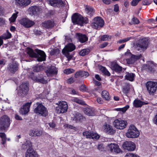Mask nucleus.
Masks as SVG:
<instances>
[{
	"label": "nucleus",
	"instance_id": "nucleus-51",
	"mask_svg": "<svg viewBox=\"0 0 157 157\" xmlns=\"http://www.w3.org/2000/svg\"><path fill=\"white\" fill-rule=\"evenodd\" d=\"M130 89V88L129 86H125L124 87L122 92L124 93L127 94L129 92Z\"/></svg>",
	"mask_w": 157,
	"mask_h": 157
},
{
	"label": "nucleus",
	"instance_id": "nucleus-62",
	"mask_svg": "<svg viewBox=\"0 0 157 157\" xmlns=\"http://www.w3.org/2000/svg\"><path fill=\"white\" fill-rule=\"evenodd\" d=\"M98 149L100 151H102L104 150V147L102 144H99L98 147Z\"/></svg>",
	"mask_w": 157,
	"mask_h": 157
},
{
	"label": "nucleus",
	"instance_id": "nucleus-24",
	"mask_svg": "<svg viewBox=\"0 0 157 157\" xmlns=\"http://www.w3.org/2000/svg\"><path fill=\"white\" fill-rule=\"evenodd\" d=\"M29 10L31 14L33 15H38L39 13L40 8L38 6H33L29 7Z\"/></svg>",
	"mask_w": 157,
	"mask_h": 157
},
{
	"label": "nucleus",
	"instance_id": "nucleus-15",
	"mask_svg": "<svg viewBox=\"0 0 157 157\" xmlns=\"http://www.w3.org/2000/svg\"><path fill=\"white\" fill-rule=\"evenodd\" d=\"M35 51L36 53L37 60L39 62L44 61L46 60V56L44 52L41 50L38 49H35Z\"/></svg>",
	"mask_w": 157,
	"mask_h": 157
},
{
	"label": "nucleus",
	"instance_id": "nucleus-56",
	"mask_svg": "<svg viewBox=\"0 0 157 157\" xmlns=\"http://www.w3.org/2000/svg\"><path fill=\"white\" fill-rule=\"evenodd\" d=\"M133 56L132 58H134V59L135 60V61H136L137 60L139 59H140L142 57V56L141 54H140V55H132Z\"/></svg>",
	"mask_w": 157,
	"mask_h": 157
},
{
	"label": "nucleus",
	"instance_id": "nucleus-16",
	"mask_svg": "<svg viewBox=\"0 0 157 157\" xmlns=\"http://www.w3.org/2000/svg\"><path fill=\"white\" fill-rule=\"evenodd\" d=\"M19 68V64L16 62L9 63L7 66V69L10 73L14 74Z\"/></svg>",
	"mask_w": 157,
	"mask_h": 157
},
{
	"label": "nucleus",
	"instance_id": "nucleus-34",
	"mask_svg": "<svg viewBox=\"0 0 157 157\" xmlns=\"http://www.w3.org/2000/svg\"><path fill=\"white\" fill-rule=\"evenodd\" d=\"M31 2L30 0H17V3L21 6H25L29 5Z\"/></svg>",
	"mask_w": 157,
	"mask_h": 157
},
{
	"label": "nucleus",
	"instance_id": "nucleus-30",
	"mask_svg": "<svg viewBox=\"0 0 157 157\" xmlns=\"http://www.w3.org/2000/svg\"><path fill=\"white\" fill-rule=\"evenodd\" d=\"M42 26L47 29H51L54 26V22L50 20L45 21L42 23Z\"/></svg>",
	"mask_w": 157,
	"mask_h": 157
},
{
	"label": "nucleus",
	"instance_id": "nucleus-50",
	"mask_svg": "<svg viewBox=\"0 0 157 157\" xmlns=\"http://www.w3.org/2000/svg\"><path fill=\"white\" fill-rule=\"evenodd\" d=\"M109 38L110 39L111 36L107 35H104L101 36L100 40L101 41H105L107 40Z\"/></svg>",
	"mask_w": 157,
	"mask_h": 157
},
{
	"label": "nucleus",
	"instance_id": "nucleus-38",
	"mask_svg": "<svg viewBox=\"0 0 157 157\" xmlns=\"http://www.w3.org/2000/svg\"><path fill=\"white\" fill-rule=\"evenodd\" d=\"M99 70L105 76H109L111 74L105 67L101 65L99 67Z\"/></svg>",
	"mask_w": 157,
	"mask_h": 157
},
{
	"label": "nucleus",
	"instance_id": "nucleus-54",
	"mask_svg": "<svg viewBox=\"0 0 157 157\" xmlns=\"http://www.w3.org/2000/svg\"><path fill=\"white\" fill-rule=\"evenodd\" d=\"M131 39V37H127V38H124L122 39L119 40L118 41H117V43L122 44L125 42H127L129 40Z\"/></svg>",
	"mask_w": 157,
	"mask_h": 157
},
{
	"label": "nucleus",
	"instance_id": "nucleus-46",
	"mask_svg": "<svg viewBox=\"0 0 157 157\" xmlns=\"http://www.w3.org/2000/svg\"><path fill=\"white\" fill-rule=\"evenodd\" d=\"M59 52V49H53L50 52V54L51 56H57Z\"/></svg>",
	"mask_w": 157,
	"mask_h": 157
},
{
	"label": "nucleus",
	"instance_id": "nucleus-8",
	"mask_svg": "<svg viewBox=\"0 0 157 157\" xmlns=\"http://www.w3.org/2000/svg\"><path fill=\"white\" fill-rule=\"evenodd\" d=\"M137 47L143 50H146L148 46V40L146 38H142L140 39L138 43L136 44Z\"/></svg>",
	"mask_w": 157,
	"mask_h": 157
},
{
	"label": "nucleus",
	"instance_id": "nucleus-22",
	"mask_svg": "<svg viewBox=\"0 0 157 157\" xmlns=\"http://www.w3.org/2000/svg\"><path fill=\"white\" fill-rule=\"evenodd\" d=\"M75 48V46L72 43H68L65 46L62 51L70 52L74 50Z\"/></svg>",
	"mask_w": 157,
	"mask_h": 157
},
{
	"label": "nucleus",
	"instance_id": "nucleus-61",
	"mask_svg": "<svg viewBox=\"0 0 157 157\" xmlns=\"http://www.w3.org/2000/svg\"><path fill=\"white\" fill-rule=\"evenodd\" d=\"M74 78L72 77L70 78L67 79V82L69 84H71L74 82Z\"/></svg>",
	"mask_w": 157,
	"mask_h": 157
},
{
	"label": "nucleus",
	"instance_id": "nucleus-7",
	"mask_svg": "<svg viewBox=\"0 0 157 157\" xmlns=\"http://www.w3.org/2000/svg\"><path fill=\"white\" fill-rule=\"evenodd\" d=\"M29 77L36 82L43 84H46L47 83V80H45L43 76L39 75L37 76H35L34 73L33 72H29Z\"/></svg>",
	"mask_w": 157,
	"mask_h": 157
},
{
	"label": "nucleus",
	"instance_id": "nucleus-2",
	"mask_svg": "<svg viewBox=\"0 0 157 157\" xmlns=\"http://www.w3.org/2000/svg\"><path fill=\"white\" fill-rule=\"evenodd\" d=\"M10 120L9 117L4 115L0 118V131H6L10 124Z\"/></svg>",
	"mask_w": 157,
	"mask_h": 157
},
{
	"label": "nucleus",
	"instance_id": "nucleus-9",
	"mask_svg": "<svg viewBox=\"0 0 157 157\" xmlns=\"http://www.w3.org/2000/svg\"><path fill=\"white\" fill-rule=\"evenodd\" d=\"M68 108L67 103L62 101L59 103L58 106L56 107V110L58 113H66Z\"/></svg>",
	"mask_w": 157,
	"mask_h": 157
},
{
	"label": "nucleus",
	"instance_id": "nucleus-48",
	"mask_svg": "<svg viewBox=\"0 0 157 157\" xmlns=\"http://www.w3.org/2000/svg\"><path fill=\"white\" fill-rule=\"evenodd\" d=\"M133 56L132 55L130 58L127 59L126 60L128 64H133L136 61L134 58H132Z\"/></svg>",
	"mask_w": 157,
	"mask_h": 157
},
{
	"label": "nucleus",
	"instance_id": "nucleus-58",
	"mask_svg": "<svg viewBox=\"0 0 157 157\" xmlns=\"http://www.w3.org/2000/svg\"><path fill=\"white\" fill-rule=\"evenodd\" d=\"M70 93L73 95L78 94V92L75 89L71 88V89Z\"/></svg>",
	"mask_w": 157,
	"mask_h": 157
},
{
	"label": "nucleus",
	"instance_id": "nucleus-31",
	"mask_svg": "<svg viewBox=\"0 0 157 157\" xmlns=\"http://www.w3.org/2000/svg\"><path fill=\"white\" fill-rule=\"evenodd\" d=\"M72 118L73 120L75 122H81L82 121L83 117L81 114L77 112Z\"/></svg>",
	"mask_w": 157,
	"mask_h": 157
},
{
	"label": "nucleus",
	"instance_id": "nucleus-49",
	"mask_svg": "<svg viewBox=\"0 0 157 157\" xmlns=\"http://www.w3.org/2000/svg\"><path fill=\"white\" fill-rule=\"evenodd\" d=\"M18 12H17L16 13H13L12 17H11L10 18V20L12 22H14L17 17V14L18 13Z\"/></svg>",
	"mask_w": 157,
	"mask_h": 157
},
{
	"label": "nucleus",
	"instance_id": "nucleus-23",
	"mask_svg": "<svg viewBox=\"0 0 157 157\" xmlns=\"http://www.w3.org/2000/svg\"><path fill=\"white\" fill-rule=\"evenodd\" d=\"M89 75V74L87 72L80 70L75 73L74 77L76 78H78L80 76L82 77L86 78Z\"/></svg>",
	"mask_w": 157,
	"mask_h": 157
},
{
	"label": "nucleus",
	"instance_id": "nucleus-26",
	"mask_svg": "<svg viewBox=\"0 0 157 157\" xmlns=\"http://www.w3.org/2000/svg\"><path fill=\"white\" fill-rule=\"evenodd\" d=\"M111 66L112 70L116 72L120 73L122 71V67L116 63H112Z\"/></svg>",
	"mask_w": 157,
	"mask_h": 157
},
{
	"label": "nucleus",
	"instance_id": "nucleus-18",
	"mask_svg": "<svg viewBox=\"0 0 157 157\" xmlns=\"http://www.w3.org/2000/svg\"><path fill=\"white\" fill-rule=\"evenodd\" d=\"M110 151L115 153H119L122 152L118 145L115 143H111L108 145Z\"/></svg>",
	"mask_w": 157,
	"mask_h": 157
},
{
	"label": "nucleus",
	"instance_id": "nucleus-39",
	"mask_svg": "<svg viewBox=\"0 0 157 157\" xmlns=\"http://www.w3.org/2000/svg\"><path fill=\"white\" fill-rule=\"evenodd\" d=\"M101 96L102 98L105 100H109L110 98L109 93L105 90H103L102 91Z\"/></svg>",
	"mask_w": 157,
	"mask_h": 157
},
{
	"label": "nucleus",
	"instance_id": "nucleus-45",
	"mask_svg": "<svg viewBox=\"0 0 157 157\" xmlns=\"http://www.w3.org/2000/svg\"><path fill=\"white\" fill-rule=\"evenodd\" d=\"M146 70L149 72H151L154 71V68L153 66L151 65L146 64L144 66Z\"/></svg>",
	"mask_w": 157,
	"mask_h": 157
},
{
	"label": "nucleus",
	"instance_id": "nucleus-4",
	"mask_svg": "<svg viewBox=\"0 0 157 157\" xmlns=\"http://www.w3.org/2000/svg\"><path fill=\"white\" fill-rule=\"evenodd\" d=\"M29 90V83H23L20 85L17 90V94L20 97L23 98L27 95Z\"/></svg>",
	"mask_w": 157,
	"mask_h": 157
},
{
	"label": "nucleus",
	"instance_id": "nucleus-40",
	"mask_svg": "<svg viewBox=\"0 0 157 157\" xmlns=\"http://www.w3.org/2000/svg\"><path fill=\"white\" fill-rule=\"evenodd\" d=\"M27 53L30 57L33 58H36V52H35L31 48H28Z\"/></svg>",
	"mask_w": 157,
	"mask_h": 157
},
{
	"label": "nucleus",
	"instance_id": "nucleus-59",
	"mask_svg": "<svg viewBox=\"0 0 157 157\" xmlns=\"http://www.w3.org/2000/svg\"><path fill=\"white\" fill-rule=\"evenodd\" d=\"M151 4L147 0H143L142 1V4L143 5H148Z\"/></svg>",
	"mask_w": 157,
	"mask_h": 157
},
{
	"label": "nucleus",
	"instance_id": "nucleus-13",
	"mask_svg": "<svg viewBox=\"0 0 157 157\" xmlns=\"http://www.w3.org/2000/svg\"><path fill=\"white\" fill-rule=\"evenodd\" d=\"M20 23L26 28H30L35 24L33 21L26 17L21 18L20 21Z\"/></svg>",
	"mask_w": 157,
	"mask_h": 157
},
{
	"label": "nucleus",
	"instance_id": "nucleus-17",
	"mask_svg": "<svg viewBox=\"0 0 157 157\" xmlns=\"http://www.w3.org/2000/svg\"><path fill=\"white\" fill-rule=\"evenodd\" d=\"M82 134L87 138L98 139L100 137V136L98 134L91 131H85Z\"/></svg>",
	"mask_w": 157,
	"mask_h": 157
},
{
	"label": "nucleus",
	"instance_id": "nucleus-36",
	"mask_svg": "<svg viewBox=\"0 0 157 157\" xmlns=\"http://www.w3.org/2000/svg\"><path fill=\"white\" fill-rule=\"evenodd\" d=\"M0 137L2 138L1 144L2 145H4L6 144L7 140L8 141L10 140V138H7L6 135L4 132H0Z\"/></svg>",
	"mask_w": 157,
	"mask_h": 157
},
{
	"label": "nucleus",
	"instance_id": "nucleus-43",
	"mask_svg": "<svg viewBox=\"0 0 157 157\" xmlns=\"http://www.w3.org/2000/svg\"><path fill=\"white\" fill-rule=\"evenodd\" d=\"M63 54L67 58V60L69 61L71 60L73 57V55L70 54L69 52H63L62 51Z\"/></svg>",
	"mask_w": 157,
	"mask_h": 157
},
{
	"label": "nucleus",
	"instance_id": "nucleus-14",
	"mask_svg": "<svg viewBox=\"0 0 157 157\" xmlns=\"http://www.w3.org/2000/svg\"><path fill=\"white\" fill-rule=\"evenodd\" d=\"M113 124L116 128L122 129L126 127L127 122L125 121L119 120L118 119H117L114 121Z\"/></svg>",
	"mask_w": 157,
	"mask_h": 157
},
{
	"label": "nucleus",
	"instance_id": "nucleus-33",
	"mask_svg": "<svg viewBox=\"0 0 157 157\" xmlns=\"http://www.w3.org/2000/svg\"><path fill=\"white\" fill-rule=\"evenodd\" d=\"M42 134V132L40 130L36 129L30 130L29 135L32 136H40Z\"/></svg>",
	"mask_w": 157,
	"mask_h": 157
},
{
	"label": "nucleus",
	"instance_id": "nucleus-37",
	"mask_svg": "<svg viewBox=\"0 0 157 157\" xmlns=\"http://www.w3.org/2000/svg\"><path fill=\"white\" fill-rule=\"evenodd\" d=\"M83 110L85 113L89 116H93L94 114V110L91 108L87 107L84 108Z\"/></svg>",
	"mask_w": 157,
	"mask_h": 157
},
{
	"label": "nucleus",
	"instance_id": "nucleus-19",
	"mask_svg": "<svg viewBox=\"0 0 157 157\" xmlns=\"http://www.w3.org/2000/svg\"><path fill=\"white\" fill-rule=\"evenodd\" d=\"M50 5L54 7H60L64 6L65 4L62 0H49Z\"/></svg>",
	"mask_w": 157,
	"mask_h": 157
},
{
	"label": "nucleus",
	"instance_id": "nucleus-21",
	"mask_svg": "<svg viewBox=\"0 0 157 157\" xmlns=\"http://www.w3.org/2000/svg\"><path fill=\"white\" fill-rule=\"evenodd\" d=\"M104 132L107 134L110 135H113L115 132L116 131L114 129L112 126L106 124L104 126Z\"/></svg>",
	"mask_w": 157,
	"mask_h": 157
},
{
	"label": "nucleus",
	"instance_id": "nucleus-10",
	"mask_svg": "<svg viewBox=\"0 0 157 157\" xmlns=\"http://www.w3.org/2000/svg\"><path fill=\"white\" fill-rule=\"evenodd\" d=\"M122 146L124 150L128 151H134L136 148L135 144L131 141H126L124 142Z\"/></svg>",
	"mask_w": 157,
	"mask_h": 157
},
{
	"label": "nucleus",
	"instance_id": "nucleus-63",
	"mask_svg": "<svg viewBox=\"0 0 157 157\" xmlns=\"http://www.w3.org/2000/svg\"><path fill=\"white\" fill-rule=\"evenodd\" d=\"M108 43L107 42H104L103 44L100 45V47L101 48H103L106 46L108 44Z\"/></svg>",
	"mask_w": 157,
	"mask_h": 157
},
{
	"label": "nucleus",
	"instance_id": "nucleus-64",
	"mask_svg": "<svg viewBox=\"0 0 157 157\" xmlns=\"http://www.w3.org/2000/svg\"><path fill=\"white\" fill-rule=\"evenodd\" d=\"M15 118L17 120H23L22 117L17 114H15Z\"/></svg>",
	"mask_w": 157,
	"mask_h": 157
},
{
	"label": "nucleus",
	"instance_id": "nucleus-60",
	"mask_svg": "<svg viewBox=\"0 0 157 157\" xmlns=\"http://www.w3.org/2000/svg\"><path fill=\"white\" fill-rule=\"evenodd\" d=\"M114 11L116 12H117L119 11V6L117 4L114 5Z\"/></svg>",
	"mask_w": 157,
	"mask_h": 157
},
{
	"label": "nucleus",
	"instance_id": "nucleus-41",
	"mask_svg": "<svg viewBox=\"0 0 157 157\" xmlns=\"http://www.w3.org/2000/svg\"><path fill=\"white\" fill-rule=\"evenodd\" d=\"M6 33H5L2 36V38L5 40L10 39L12 36L11 33L9 32L8 30H6Z\"/></svg>",
	"mask_w": 157,
	"mask_h": 157
},
{
	"label": "nucleus",
	"instance_id": "nucleus-6",
	"mask_svg": "<svg viewBox=\"0 0 157 157\" xmlns=\"http://www.w3.org/2000/svg\"><path fill=\"white\" fill-rule=\"evenodd\" d=\"M93 22L91 24V26L94 29H100L104 25L105 22L102 18L101 17H96L93 19Z\"/></svg>",
	"mask_w": 157,
	"mask_h": 157
},
{
	"label": "nucleus",
	"instance_id": "nucleus-12",
	"mask_svg": "<svg viewBox=\"0 0 157 157\" xmlns=\"http://www.w3.org/2000/svg\"><path fill=\"white\" fill-rule=\"evenodd\" d=\"M32 102H28L25 103L20 108L19 110L20 114L22 115H25L30 111V108L32 105Z\"/></svg>",
	"mask_w": 157,
	"mask_h": 157
},
{
	"label": "nucleus",
	"instance_id": "nucleus-3",
	"mask_svg": "<svg viewBox=\"0 0 157 157\" xmlns=\"http://www.w3.org/2000/svg\"><path fill=\"white\" fill-rule=\"evenodd\" d=\"M36 106L34 110L35 113L44 117L48 116V109L41 102H37L36 103Z\"/></svg>",
	"mask_w": 157,
	"mask_h": 157
},
{
	"label": "nucleus",
	"instance_id": "nucleus-52",
	"mask_svg": "<svg viewBox=\"0 0 157 157\" xmlns=\"http://www.w3.org/2000/svg\"><path fill=\"white\" fill-rule=\"evenodd\" d=\"M41 67L40 66H35L33 67V70L35 72H39L40 71Z\"/></svg>",
	"mask_w": 157,
	"mask_h": 157
},
{
	"label": "nucleus",
	"instance_id": "nucleus-42",
	"mask_svg": "<svg viewBox=\"0 0 157 157\" xmlns=\"http://www.w3.org/2000/svg\"><path fill=\"white\" fill-rule=\"evenodd\" d=\"M90 50L89 49L85 48L79 52V55L82 56H84L89 54Z\"/></svg>",
	"mask_w": 157,
	"mask_h": 157
},
{
	"label": "nucleus",
	"instance_id": "nucleus-28",
	"mask_svg": "<svg viewBox=\"0 0 157 157\" xmlns=\"http://www.w3.org/2000/svg\"><path fill=\"white\" fill-rule=\"evenodd\" d=\"M26 157H38V155L32 148L28 149L25 154Z\"/></svg>",
	"mask_w": 157,
	"mask_h": 157
},
{
	"label": "nucleus",
	"instance_id": "nucleus-44",
	"mask_svg": "<svg viewBox=\"0 0 157 157\" xmlns=\"http://www.w3.org/2000/svg\"><path fill=\"white\" fill-rule=\"evenodd\" d=\"M140 22L139 20L136 17H133L132 19L131 22H129V24L131 25L133 24H138Z\"/></svg>",
	"mask_w": 157,
	"mask_h": 157
},
{
	"label": "nucleus",
	"instance_id": "nucleus-5",
	"mask_svg": "<svg viewBox=\"0 0 157 157\" xmlns=\"http://www.w3.org/2000/svg\"><path fill=\"white\" fill-rule=\"evenodd\" d=\"M139 134V132L135 126L131 124L126 133V136L129 138H135L138 137Z\"/></svg>",
	"mask_w": 157,
	"mask_h": 157
},
{
	"label": "nucleus",
	"instance_id": "nucleus-55",
	"mask_svg": "<svg viewBox=\"0 0 157 157\" xmlns=\"http://www.w3.org/2000/svg\"><path fill=\"white\" fill-rule=\"evenodd\" d=\"M72 101H73L80 104H83V101L82 100L78 99L77 98H74L73 99Z\"/></svg>",
	"mask_w": 157,
	"mask_h": 157
},
{
	"label": "nucleus",
	"instance_id": "nucleus-47",
	"mask_svg": "<svg viewBox=\"0 0 157 157\" xmlns=\"http://www.w3.org/2000/svg\"><path fill=\"white\" fill-rule=\"evenodd\" d=\"M75 70L71 68H68L64 70V73L67 75H68L74 73Z\"/></svg>",
	"mask_w": 157,
	"mask_h": 157
},
{
	"label": "nucleus",
	"instance_id": "nucleus-25",
	"mask_svg": "<svg viewBox=\"0 0 157 157\" xmlns=\"http://www.w3.org/2000/svg\"><path fill=\"white\" fill-rule=\"evenodd\" d=\"M148 103L143 101L139 99H135L133 101V105L136 108L141 107L143 105H147Z\"/></svg>",
	"mask_w": 157,
	"mask_h": 157
},
{
	"label": "nucleus",
	"instance_id": "nucleus-53",
	"mask_svg": "<svg viewBox=\"0 0 157 157\" xmlns=\"http://www.w3.org/2000/svg\"><path fill=\"white\" fill-rule=\"evenodd\" d=\"M87 87L85 85H82L79 87V90L82 92L87 91Z\"/></svg>",
	"mask_w": 157,
	"mask_h": 157
},
{
	"label": "nucleus",
	"instance_id": "nucleus-57",
	"mask_svg": "<svg viewBox=\"0 0 157 157\" xmlns=\"http://www.w3.org/2000/svg\"><path fill=\"white\" fill-rule=\"evenodd\" d=\"M137 155L132 153H128L125 155V157H138Z\"/></svg>",
	"mask_w": 157,
	"mask_h": 157
},
{
	"label": "nucleus",
	"instance_id": "nucleus-32",
	"mask_svg": "<svg viewBox=\"0 0 157 157\" xmlns=\"http://www.w3.org/2000/svg\"><path fill=\"white\" fill-rule=\"evenodd\" d=\"M126 75L124 76L125 79L130 81H133L134 79L135 75L132 73L126 72Z\"/></svg>",
	"mask_w": 157,
	"mask_h": 157
},
{
	"label": "nucleus",
	"instance_id": "nucleus-29",
	"mask_svg": "<svg viewBox=\"0 0 157 157\" xmlns=\"http://www.w3.org/2000/svg\"><path fill=\"white\" fill-rule=\"evenodd\" d=\"M76 35L78 36V40L81 43H84L88 40V38L85 34L77 33Z\"/></svg>",
	"mask_w": 157,
	"mask_h": 157
},
{
	"label": "nucleus",
	"instance_id": "nucleus-35",
	"mask_svg": "<svg viewBox=\"0 0 157 157\" xmlns=\"http://www.w3.org/2000/svg\"><path fill=\"white\" fill-rule=\"evenodd\" d=\"M32 143L30 141L28 140H26L22 144V147L23 149L28 150L30 149L31 148H32Z\"/></svg>",
	"mask_w": 157,
	"mask_h": 157
},
{
	"label": "nucleus",
	"instance_id": "nucleus-1",
	"mask_svg": "<svg viewBox=\"0 0 157 157\" xmlns=\"http://www.w3.org/2000/svg\"><path fill=\"white\" fill-rule=\"evenodd\" d=\"M71 20L74 24H77L82 26L84 24L89 23V19L87 17H83L78 13H75L71 17Z\"/></svg>",
	"mask_w": 157,
	"mask_h": 157
},
{
	"label": "nucleus",
	"instance_id": "nucleus-20",
	"mask_svg": "<svg viewBox=\"0 0 157 157\" xmlns=\"http://www.w3.org/2000/svg\"><path fill=\"white\" fill-rule=\"evenodd\" d=\"M58 69L54 66H51L46 71L47 75L49 76H52L56 75L58 74Z\"/></svg>",
	"mask_w": 157,
	"mask_h": 157
},
{
	"label": "nucleus",
	"instance_id": "nucleus-27",
	"mask_svg": "<svg viewBox=\"0 0 157 157\" xmlns=\"http://www.w3.org/2000/svg\"><path fill=\"white\" fill-rule=\"evenodd\" d=\"M85 11L88 15V17H90L93 16L95 13V10L94 8L90 6H86Z\"/></svg>",
	"mask_w": 157,
	"mask_h": 157
},
{
	"label": "nucleus",
	"instance_id": "nucleus-11",
	"mask_svg": "<svg viewBox=\"0 0 157 157\" xmlns=\"http://www.w3.org/2000/svg\"><path fill=\"white\" fill-rule=\"evenodd\" d=\"M146 86L150 94L154 93L157 89V82H147Z\"/></svg>",
	"mask_w": 157,
	"mask_h": 157
}]
</instances>
